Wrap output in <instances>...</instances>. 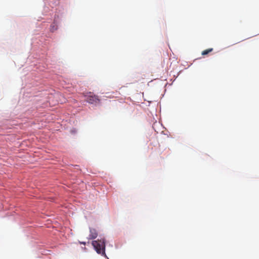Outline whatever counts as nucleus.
I'll list each match as a JSON object with an SVG mask.
<instances>
[{
  "label": "nucleus",
  "mask_w": 259,
  "mask_h": 259,
  "mask_svg": "<svg viewBox=\"0 0 259 259\" xmlns=\"http://www.w3.org/2000/svg\"><path fill=\"white\" fill-rule=\"evenodd\" d=\"M80 244H83L85 245V242H80Z\"/></svg>",
  "instance_id": "6"
},
{
  "label": "nucleus",
  "mask_w": 259,
  "mask_h": 259,
  "mask_svg": "<svg viewBox=\"0 0 259 259\" xmlns=\"http://www.w3.org/2000/svg\"><path fill=\"white\" fill-rule=\"evenodd\" d=\"M86 100L88 102L91 104L97 103L99 101L98 97L91 93H90V95L87 97Z\"/></svg>",
  "instance_id": "2"
},
{
  "label": "nucleus",
  "mask_w": 259,
  "mask_h": 259,
  "mask_svg": "<svg viewBox=\"0 0 259 259\" xmlns=\"http://www.w3.org/2000/svg\"><path fill=\"white\" fill-rule=\"evenodd\" d=\"M212 51H213L212 48H209L208 49L203 51L201 53V54H202V55H203V56L206 55L208 54V53L211 52Z\"/></svg>",
  "instance_id": "4"
},
{
  "label": "nucleus",
  "mask_w": 259,
  "mask_h": 259,
  "mask_svg": "<svg viewBox=\"0 0 259 259\" xmlns=\"http://www.w3.org/2000/svg\"><path fill=\"white\" fill-rule=\"evenodd\" d=\"M92 245L97 252L102 255L105 254V243L104 239H100L92 242Z\"/></svg>",
  "instance_id": "1"
},
{
  "label": "nucleus",
  "mask_w": 259,
  "mask_h": 259,
  "mask_svg": "<svg viewBox=\"0 0 259 259\" xmlns=\"http://www.w3.org/2000/svg\"><path fill=\"white\" fill-rule=\"evenodd\" d=\"M98 236V233L97 231L95 229H90V234L89 236V238L90 239H93L96 238Z\"/></svg>",
  "instance_id": "3"
},
{
  "label": "nucleus",
  "mask_w": 259,
  "mask_h": 259,
  "mask_svg": "<svg viewBox=\"0 0 259 259\" xmlns=\"http://www.w3.org/2000/svg\"><path fill=\"white\" fill-rule=\"evenodd\" d=\"M56 28H55L54 26H52L51 28V31H53L54 30H56Z\"/></svg>",
  "instance_id": "5"
}]
</instances>
